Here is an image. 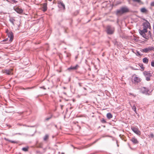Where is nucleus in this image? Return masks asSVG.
Segmentation results:
<instances>
[{
  "label": "nucleus",
  "instance_id": "nucleus-12",
  "mask_svg": "<svg viewBox=\"0 0 154 154\" xmlns=\"http://www.w3.org/2000/svg\"><path fill=\"white\" fill-rule=\"evenodd\" d=\"M131 141L134 144H138L139 141H138L137 138L135 137H133L131 139Z\"/></svg>",
  "mask_w": 154,
  "mask_h": 154
},
{
  "label": "nucleus",
  "instance_id": "nucleus-29",
  "mask_svg": "<svg viewBox=\"0 0 154 154\" xmlns=\"http://www.w3.org/2000/svg\"><path fill=\"white\" fill-rule=\"evenodd\" d=\"M101 122L102 123H105L106 122V121L104 119H103L101 120Z\"/></svg>",
  "mask_w": 154,
  "mask_h": 154
},
{
  "label": "nucleus",
  "instance_id": "nucleus-8",
  "mask_svg": "<svg viewBox=\"0 0 154 154\" xmlns=\"http://www.w3.org/2000/svg\"><path fill=\"white\" fill-rule=\"evenodd\" d=\"M14 9L18 13L21 14L23 12V10L18 7H14Z\"/></svg>",
  "mask_w": 154,
  "mask_h": 154
},
{
  "label": "nucleus",
  "instance_id": "nucleus-14",
  "mask_svg": "<svg viewBox=\"0 0 154 154\" xmlns=\"http://www.w3.org/2000/svg\"><path fill=\"white\" fill-rule=\"evenodd\" d=\"M42 11H43L45 12V11H46L47 10V3H43V4H42Z\"/></svg>",
  "mask_w": 154,
  "mask_h": 154
},
{
  "label": "nucleus",
  "instance_id": "nucleus-28",
  "mask_svg": "<svg viewBox=\"0 0 154 154\" xmlns=\"http://www.w3.org/2000/svg\"><path fill=\"white\" fill-rule=\"evenodd\" d=\"M51 116L50 117H49V118H46L45 119L46 121H48V120L49 119H51Z\"/></svg>",
  "mask_w": 154,
  "mask_h": 154
},
{
  "label": "nucleus",
  "instance_id": "nucleus-23",
  "mask_svg": "<svg viewBox=\"0 0 154 154\" xmlns=\"http://www.w3.org/2000/svg\"><path fill=\"white\" fill-rule=\"evenodd\" d=\"M28 147H24L22 148V150L25 152L28 151Z\"/></svg>",
  "mask_w": 154,
  "mask_h": 154
},
{
  "label": "nucleus",
  "instance_id": "nucleus-35",
  "mask_svg": "<svg viewBox=\"0 0 154 154\" xmlns=\"http://www.w3.org/2000/svg\"><path fill=\"white\" fill-rule=\"evenodd\" d=\"M144 68H143V69H144Z\"/></svg>",
  "mask_w": 154,
  "mask_h": 154
},
{
  "label": "nucleus",
  "instance_id": "nucleus-26",
  "mask_svg": "<svg viewBox=\"0 0 154 154\" xmlns=\"http://www.w3.org/2000/svg\"><path fill=\"white\" fill-rule=\"evenodd\" d=\"M150 136L152 138H153L154 137V135L152 133H151L150 134Z\"/></svg>",
  "mask_w": 154,
  "mask_h": 154
},
{
  "label": "nucleus",
  "instance_id": "nucleus-17",
  "mask_svg": "<svg viewBox=\"0 0 154 154\" xmlns=\"http://www.w3.org/2000/svg\"><path fill=\"white\" fill-rule=\"evenodd\" d=\"M143 62L146 64H147L149 61V60L147 57H145L143 59Z\"/></svg>",
  "mask_w": 154,
  "mask_h": 154
},
{
  "label": "nucleus",
  "instance_id": "nucleus-31",
  "mask_svg": "<svg viewBox=\"0 0 154 154\" xmlns=\"http://www.w3.org/2000/svg\"><path fill=\"white\" fill-rule=\"evenodd\" d=\"M137 55H138V56H140V53H139V52H138V51H137Z\"/></svg>",
  "mask_w": 154,
  "mask_h": 154
},
{
  "label": "nucleus",
  "instance_id": "nucleus-20",
  "mask_svg": "<svg viewBox=\"0 0 154 154\" xmlns=\"http://www.w3.org/2000/svg\"><path fill=\"white\" fill-rule=\"evenodd\" d=\"M9 20L10 21V22L12 23L13 25H14V22L15 21V20L14 19V18L11 17L10 18Z\"/></svg>",
  "mask_w": 154,
  "mask_h": 154
},
{
  "label": "nucleus",
  "instance_id": "nucleus-22",
  "mask_svg": "<svg viewBox=\"0 0 154 154\" xmlns=\"http://www.w3.org/2000/svg\"><path fill=\"white\" fill-rule=\"evenodd\" d=\"M132 108L133 109V110H134V111L136 113H137V111H136V106L135 105H134L132 107Z\"/></svg>",
  "mask_w": 154,
  "mask_h": 154
},
{
  "label": "nucleus",
  "instance_id": "nucleus-1",
  "mask_svg": "<svg viewBox=\"0 0 154 154\" xmlns=\"http://www.w3.org/2000/svg\"><path fill=\"white\" fill-rule=\"evenodd\" d=\"M143 20L145 21L143 24V29L142 30H140L139 32L140 34L144 38L148 39L151 36V33L150 31L148 32L147 29H150L151 26L150 23L145 19H143Z\"/></svg>",
  "mask_w": 154,
  "mask_h": 154
},
{
  "label": "nucleus",
  "instance_id": "nucleus-34",
  "mask_svg": "<svg viewBox=\"0 0 154 154\" xmlns=\"http://www.w3.org/2000/svg\"><path fill=\"white\" fill-rule=\"evenodd\" d=\"M52 0H48L49 1H52Z\"/></svg>",
  "mask_w": 154,
  "mask_h": 154
},
{
  "label": "nucleus",
  "instance_id": "nucleus-11",
  "mask_svg": "<svg viewBox=\"0 0 154 154\" xmlns=\"http://www.w3.org/2000/svg\"><path fill=\"white\" fill-rule=\"evenodd\" d=\"M134 3H137L139 5L143 4V3L141 0H132Z\"/></svg>",
  "mask_w": 154,
  "mask_h": 154
},
{
  "label": "nucleus",
  "instance_id": "nucleus-2",
  "mask_svg": "<svg viewBox=\"0 0 154 154\" xmlns=\"http://www.w3.org/2000/svg\"><path fill=\"white\" fill-rule=\"evenodd\" d=\"M106 32L108 34H113L115 31V28L110 26H108L106 28Z\"/></svg>",
  "mask_w": 154,
  "mask_h": 154
},
{
  "label": "nucleus",
  "instance_id": "nucleus-3",
  "mask_svg": "<svg viewBox=\"0 0 154 154\" xmlns=\"http://www.w3.org/2000/svg\"><path fill=\"white\" fill-rule=\"evenodd\" d=\"M152 50H154V47H149L144 49H141L140 50V51L143 53H148Z\"/></svg>",
  "mask_w": 154,
  "mask_h": 154
},
{
  "label": "nucleus",
  "instance_id": "nucleus-25",
  "mask_svg": "<svg viewBox=\"0 0 154 154\" xmlns=\"http://www.w3.org/2000/svg\"><path fill=\"white\" fill-rule=\"evenodd\" d=\"M151 65L152 66L154 67V61H152L151 62Z\"/></svg>",
  "mask_w": 154,
  "mask_h": 154
},
{
  "label": "nucleus",
  "instance_id": "nucleus-16",
  "mask_svg": "<svg viewBox=\"0 0 154 154\" xmlns=\"http://www.w3.org/2000/svg\"><path fill=\"white\" fill-rule=\"evenodd\" d=\"M142 90L143 92L144 93H148L149 91V90L145 88H143L142 89Z\"/></svg>",
  "mask_w": 154,
  "mask_h": 154
},
{
  "label": "nucleus",
  "instance_id": "nucleus-30",
  "mask_svg": "<svg viewBox=\"0 0 154 154\" xmlns=\"http://www.w3.org/2000/svg\"><path fill=\"white\" fill-rule=\"evenodd\" d=\"M146 79L147 81H149L150 80V79L149 77H146Z\"/></svg>",
  "mask_w": 154,
  "mask_h": 154
},
{
  "label": "nucleus",
  "instance_id": "nucleus-24",
  "mask_svg": "<svg viewBox=\"0 0 154 154\" xmlns=\"http://www.w3.org/2000/svg\"><path fill=\"white\" fill-rule=\"evenodd\" d=\"M144 74L145 75H149L150 73L148 72H144Z\"/></svg>",
  "mask_w": 154,
  "mask_h": 154
},
{
  "label": "nucleus",
  "instance_id": "nucleus-21",
  "mask_svg": "<svg viewBox=\"0 0 154 154\" xmlns=\"http://www.w3.org/2000/svg\"><path fill=\"white\" fill-rule=\"evenodd\" d=\"M48 138H49V136L47 134H46L45 136V137L44 138V140L45 141H46L48 139Z\"/></svg>",
  "mask_w": 154,
  "mask_h": 154
},
{
  "label": "nucleus",
  "instance_id": "nucleus-10",
  "mask_svg": "<svg viewBox=\"0 0 154 154\" xmlns=\"http://www.w3.org/2000/svg\"><path fill=\"white\" fill-rule=\"evenodd\" d=\"M133 80H134V82H135L138 83L141 81V79L140 78L136 77V76H133Z\"/></svg>",
  "mask_w": 154,
  "mask_h": 154
},
{
  "label": "nucleus",
  "instance_id": "nucleus-7",
  "mask_svg": "<svg viewBox=\"0 0 154 154\" xmlns=\"http://www.w3.org/2000/svg\"><path fill=\"white\" fill-rule=\"evenodd\" d=\"M13 69H5L3 70L2 71L4 73H6V74L8 75H10L13 74L12 72Z\"/></svg>",
  "mask_w": 154,
  "mask_h": 154
},
{
  "label": "nucleus",
  "instance_id": "nucleus-33",
  "mask_svg": "<svg viewBox=\"0 0 154 154\" xmlns=\"http://www.w3.org/2000/svg\"><path fill=\"white\" fill-rule=\"evenodd\" d=\"M9 141L11 142L12 143H15L16 142L14 141H11V140H9Z\"/></svg>",
  "mask_w": 154,
  "mask_h": 154
},
{
  "label": "nucleus",
  "instance_id": "nucleus-19",
  "mask_svg": "<svg viewBox=\"0 0 154 154\" xmlns=\"http://www.w3.org/2000/svg\"><path fill=\"white\" fill-rule=\"evenodd\" d=\"M140 11L142 13H146L147 11V10L144 8H142L140 9Z\"/></svg>",
  "mask_w": 154,
  "mask_h": 154
},
{
  "label": "nucleus",
  "instance_id": "nucleus-4",
  "mask_svg": "<svg viewBox=\"0 0 154 154\" xmlns=\"http://www.w3.org/2000/svg\"><path fill=\"white\" fill-rule=\"evenodd\" d=\"M6 32L7 33L8 37L10 38L9 41L10 42H11L14 38L13 33L11 32H8V31H6Z\"/></svg>",
  "mask_w": 154,
  "mask_h": 154
},
{
  "label": "nucleus",
  "instance_id": "nucleus-32",
  "mask_svg": "<svg viewBox=\"0 0 154 154\" xmlns=\"http://www.w3.org/2000/svg\"><path fill=\"white\" fill-rule=\"evenodd\" d=\"M8 38H6V39H5L3 41L4 42H6V41H7L8 40Z\"/></svg>",
  "mask_w": 154,
  "mask_h": 154
},
{
  "label": "nucleus",
  "instance_id": "nucleus-5",
  "mask_svg": "<svg viewBox=\"0 0 154 154\" xmlns=\"http://www.w3.org/2000/svg\"><path fill=\"white\" fill-rule=\"evenodd\" d=\"M131 129L137 135H140L141 134L139 130L137 128L135 127H131Z\"/></svg>",
  "mask_w": 154,
  "mask_h": 154
},
{
  "label": "nucleus",
  "instance_id": "nucleus-15",
  "mask_svg": "<svg viewBox=\"0 0 154 154\" xmlns=\"http://www.w3.org/2000/svg\"><path fill=\"white\" fill-rule=\"evenodd\" d=\"M58 3L59 5V6H60V7H63L64 9H65V5L62 2L58 1Z\"/></svg>",
  "mask_w": 154,
  "mask_h": 154
},
{
  "label": "nucleus",
  "instance_id": "nucleus-9",
  "mask_svg": "<svg viewBox=\"0 0 154 154\" xmlns=\"http://www.w3.org/2000/svg\"><path fill=\"white\" fill-rule=\"evenodd\" d=\"M121 8L124 14L128 12L129 11V9L128 8L126 7H122Z\"/></svg>",
  "mask_w": 154,
  "mask_h": 154
},
{
  "label": "nucleus",
  "instance_id": "nucleus-13",
  "mask_svg": "<svg viewBox=\"0 0 154 154\" xmlns=\"http://www.w3.org/2000/svg\"><path fill=\"white\" fill-rule=\"evenodd\" d=\"M123 14H124V13L123 12L121 8L119 10H118L116 11V14L118 16H120Z\"/></svg>",
  "mask_w": 154,
  "mask_h": 154
},
{
  "label": "nucleus",
  "instance_id": "nucleus-18",
  "mask_svg": "<svg viewBox=\"0 0 154 154\" xmlns=\"http://www.w3.org/2000/svg\"><path fill=\"white\" fill-rule=\"evenodd\" d=\"M106 116L109 119H110L112 117V115L111 113H109L107 114Z\"/></svg>",
  "mask_w": 154,
  "mask_h": 154
},
{
  "label": "nucleus",
  "instance_id": "nucleus-27",
  "mask_svg": "<svg viewBox=\"0 0 154 154\" xmlns=\"http://www.w3.org/2000/svg\"><path fill=\"white\" fill-rule=\"evenodd\" d=\"M151 5L152 6H154V1L151 3Z\"/></svg>",
  "mask_w": 154,
  "mask_h": 154
},
{
  "label": "nucleus",
  "instance_id": "nucleus-6",
  "mask_svg": "<svg viewBox=\"0 0 154 154\" xmlns=\"http://www.w3.org/2000/svg\"><path fill=\"white\" fill-rule=\"evenodd\" d=\"M79 67V66L78 64L75 66H71L70 67L68 68L67 69L69 71L75 70H77Z\"/></svg>",
  "mask_w": 154,
  "mask_h": 154
}]
</instances>
